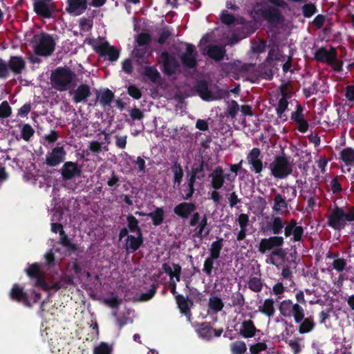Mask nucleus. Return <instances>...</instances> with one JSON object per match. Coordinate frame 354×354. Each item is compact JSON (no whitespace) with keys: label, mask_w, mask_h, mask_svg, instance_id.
I'll use <instances>...</instances> for the list:
<instances>
[{"label":"nucleus","mask_w":354,"mask_h":354,"mask_svg":"<svg viewBox=\"0 0 354 354\" xmlns=\"http://www.w3.org/2000/svg\"><path fill=\"white\" fill-rule=\"evenodd\" d=\"M32 6L34 12L44 19L53 18L56 11L55 3L47 0H32Z\"/></svg>","instance_id":"9"},{"label":"nucleus","mask_w":354,"mask_h":354,"mask_svg":"<svg viewBox=\"0 0 354 354\" xmlns=\"http://www.w3.org/2000/svg\"><path fill=\"white\" fill-rule=\"evenodd\" d=\"M354 221V206H350L347 208V212L344 207H339L337 205L331 210L330 214L327 216V224L332 229L340 231L345 228L347 222Z\"/></svg>","instance_id":"2"},{"label":"nucleus","mask_w":354,"mask_h":354,"mask_svg":"<svg viewBox=\"0 0 354 354\" xmlns=\"http://www.w3.org/2000/svg\"><path fill=\"white\" fill-rule=\"evenodd\" d=\"M211 185L212 187L218 190L221 189L224 185V171L221 166H218L210 174Z\"/></svg>","instance_id":"28"},{"label":"nucleus","mask_w":354,"mask_h":354,"mask_svg":"<svg viewBox=\"0 0 354 354\" xmlns=\"http://www.w3.org/2000/svg\"><path fill=\"white\" fill-rule=\"evenodd\" d=\"M142 74L154 84L161 80L160 74L154 66H145Z\"/></svg>","instance_id":"36"},{"label":"nucleus","mask_w":354,"mask_h":354,"mask_svg":"<svg viewBox=\"0 0 354 354\" xmlns=\"http://www.w3.org/2000/svg\"><path fill=\"white\" fill-rule=\"evenodd\" d=\"M203 54L207 55L216 62H220L223 59L226 55V49L224 46L220 45L210 44L207 46V51L206 53H203Z\"/></svg>","instance_id":"27"},{"label":"nucleus","mask_w":354,"mask_h":354,"mask_svg":"<svg viewBox=\"0 0 354 354\" xmlns=\"http://www.w3.org/2000/svg\"><path fill=\"white\" fill-rule=\"evenodd\" d=\"M148 55V47L147 46H139L136 47L133 50V55L137 59V62L141 64L143 62V59L145 58Z\"/></svg>","instance_id":"48"},{"label":"nucleus","mask_w":354,"mask_h":354,"mask_svg":"<svg viewBox=\"0 0 354 354\" xmlns=\"http://www.w3.org/2000/svg\"><path fill=\"white\" fill-rule=\"evenodd\" d=\"M175 300L180 313L184 315L189 322L192 319L191 308L194 305V302L188 297H185L183 295H176Z\"/></svg>","instance_id":"20"},{"label":"nucleus","mask_w":354,"mask_h":354,"mask_svg":"<svg viewBox=\"0 0 354 354\" xmlns=\"http://www.w3.org/2000/svg\"><path fill=\"white\" fill-rule=\"evenodd\" d=\"M151 41V35L147 32H141L137 37L138 46H147Z\"/></svg>","instance_id":"55"},{"label":"nucleus","mask_w":354,"mask_h":354,"mask_svg":"<svg viewBox=\"0 0 354 354\" xmlns=\"http://www.w3.org/2000/svg\"><path fill=\"white\" fill-rule=\"evenodd\" d=\"M223 247V239L218 238L216 241H213L210 245L209 256L219 259L221 252Z\"/></svg>","instance_id":"39"},{"label":"nucleus","mask_w":354,"mask_h":354,"mask_svg":"<svg viewBox=\"0 0 354 354\" xmlns=\"http://www.w3.org/2000/svg\"><path fill=\"white\" fill-rule=\"evenodd\" d=\"M218 259H216L214 257H212L210 256H208L206 259L205 260L204 264H203V271L207 275L211 276L212 274V271L214 269V263L216 260Z\"/></svg>","instance_id":"51"},{"label":"nucleus","mask_w":354,"mask_h":354,"mask_svg":"<svg viewBox=\"0 0 354 354\" xmlns=\"http://www.w3.org/2000/svg\"><path fill=\"white\" fill-rule=\"evenodd\" d=\"M144 238L142 233L137 234V236L129 235L126 239L124 248L129 252H135L143 244Z\"/></svg>","instance_id":"25"},{"label":"nucleus","mask_w":354,"mask_h":354,"mask_svg":"<svg viewBox=\"0 0 354 354\" xmlns=\"http://www.w3.org/2000/svg\"><path fill=\"white\" fill-rule=\"evenodd\" d=\"M174 270L167 263L162 265V270L169 276L170 280L174 279V276L181 275L182 268L180 264L172 263Z\"/></svg>","instance_id":"40"},{"label":"nucleus","mask_w":354,"mask_h":354,"mask_svg":"<svg viewBox=\"0 0 354 354\" xmlns=\"http://www.w3.org/2000/svg\"><path fill=\"white\" fill-rule=\"evenodd\" d=\"M93 50L102 57H107L111 62H116L120 57V51L115 46L110 45L108 41H104L93 46Z\"/></svg>","instance_id":"10"},{"label":"nucleus","mask_w":354,"mask_h":354,"mask_svg":"<svg viewBox=\"0 0 354 354\" xmlns=\"http://www.w3.org/2000/svg\"><path fill=\"white\" fill-rule=\"evenodd\" d=\"M127 93L135 100H139L142 97L140 89L134 84L128 86Z\"/></svg>","instance_id":"60"},{"label":"nucleus","mask_w":354,"mask_h":354,"mask_svg":"<svg viewBox=\"0 0 354 354\" xmlns=\"http://www.w3.org/2000/svg\"><path fill=\"white\" fill-rule=\"evenodd\" d=\"M171 169L174 174L173 187L174 188H179L184 176L183 168L177 160H175L171 167Z\"/></svg>","instance_id":"32"},{"label":"nucleus","mask_w":354,"mask_h":354,"mask_svg":"<svg viewBox=\"0 0 354 354\" xmlns=\"http://www.w3.org/2000/svg\"><path fill=\"white\" fill-rule=\"evenodd\" d=\"M75 77V73L68 68L58 67L50 75V81L55 88L65 91Z\"/></svg>","instance_id":"6"},{"label":"nucleus","mask_w":354,"mask_h":354,"mask_svg":"<svg viewBox=\"0 0 354 354\" xmlns=\"http://www.w3.org/2000/svg\"><path fill=\"white\" fill-rule=\"evenodd\" d=\"M82 167L77 162L72 161L65 162L60 169V173L64 180H70L75 177H79L82 174Z\"/></svg>","instance_id":"14"},{"label":"nucleus","mask_w":354,"mask_h":354,"mask_svg":"<svg viewBox=\"0 0 354 354\" xmlns=\"http://www.w3.org/2000/svg\"><path fill=\"white\" fill-rule=\"evenodd\" d=\"M69 94L75 104L86 103L91 95V87L86 84H81L76 89L69 91Z\"/></svg>","instance_id":"15"},{"label":"nucleus","mask_w":354,"mask_h":354,"mask_svg":"<svg viewBox=\"0 0 354 354\" xmlns=\"http://www.w3.org/2000/svg\"><path fill=\"white\" fill-rule=\"evenodd\" d=\"M120 178L115 174V171L113 170L111 171V176L107 180V185L113 189H116V188L119 186Z\"/></svg>","instance_id":"64"},{"label":"nucleus","mask_w":354,"mask_h":354,"mask_svg":"<svg viewBox=\"0 0 354 354\" xmlns=\"http://www.w3.org/2000/svg\"><path fill=\"white\" fill-rule=\"evenodd\" d=\"M198 333L199 335L207 340H210L213 337V328L207 322H203L201 324V328Z\"/></svg>","instance_id":"42"},{"label":"nucleus","mask_w":354,"mask_h":354,"mask_svg":"<svg viewBox=\"0 0 354 354\" xmlns=\"http://www.w3.org/2000/svg\"><path fill=\"white\" fill-rule=\"evenodd\" d=\"M196 209V205L192 202H182L176 205L174 208L176 215L183 219H187Z\"/></svg>","instance_id":"21"},{"label":"nucleus","mask_w":354,"mask_h":354,"mask_svg":"<svg viewBox=\"0 0 354 354\" xmlns=\"http://www.w3.org/2000/svg\"><path fill=\"white\" fill-rule=\"evenodd\" d=\"M10 73L15 75L21 74L26 68V62L21 56H11L8 62Z\"/></svg>","instance_id":"24"},{"label":"nucleus","mask_w":354,"mask_h":354,"mask_svg":"<svg viewBox=\"0 0 354 354\" xmlns=\"http://www.w3.org/2000/svg\"><path fill=\"white\" fill-rule=\"evenodd\" d=\"M230 351L232 354H245L246 344L243 341H236L230 344Z\"/></svg>","instance_id":"46"},{"label":"nucleus","mask_w":354,"mask_h":354,"mask_svg":"<svg viewBox=\"0 0 354 354\" xmlns=\"http://www.w3.org/2000/svg\"><path fill=\"white\" fill-rule=\"evenodd\" d=\"M10 298L15 301L22 303L26 306H31L28 295L24 290V287L17 283H15L9 293Z\"/></svg>","instance_id":"18"},{"label":"nucleus","mask_w":354,"mask_h":354,"mask_svg":"<svg viewBox=\"0 0 354 354\" xmlns=\"http://www.w3.org/2000/svg\"><path fill=\"white\" fill-rule=\"evenodd\" d=\"M246 160L250 165V171L256 174H260L263 168V155L259 148L254 147L247 154Z\"/></svg>","instance_id":"11"},{"label":"nucleus","mask_w":354,"mask_h":354,"mask_svg":"<svg viewBox=\"0 0 354 354\" xmlns=\"http://www.w3.org/2000/svg\"><path fill=\"white\" fill-rule=\"evenodd\" d=\"M198 53L195 46L192 44H186L185 52L180 56V60L183 66L186 68H194L197 66Z\"/></svg>","instance_id":"13"},{"label":"nucleus","mask_w":354,"mask_h":354,"mask_svg":"<svg viewBox=\"0 0 354 354\" xmlns=\"http://www.w3.org/2000/svg\"><path fill=\"white\" fill-rule=\"evenodd\" d=\"M66 3V10L67 12L75 15H82L88 6L87 0H67Z\"/></svg>","instance_id":"22"},{"label":"nucleus","mask_w":354,"mask_h":354,"mask_svg":"<svg viewBox=\"0 0 354 354\" xmlns=\"http://www.w3.org/2000/svg\"><path fill=\"white\" fill-rule=\"evenodd\" d=\"M260 330L257 328L252 320H244L240 325L239 334L244 338L254 337Z\"/></svg>","instance_id":"23"},{"label":"nucleus","mask_w":354,"mask_h":354,"mask_svg":"<svg viewBox=\"0 0 354 354\" xmlns=\"http://www.w3.org/2000/svg\"><path fill=\"white\" fill-rule=\"evenodd\" d=\"M112 347L106 342H101L93 350V354H111Z\"/></svg>","instance_id":"52"},{"label":"nucleus","mask_w":354,"mask_h":354,"mask_svg":"<svg viewBox=\"0 0 354 354\" xmlns=\"http://www.w3.org/2000/svg\"><path fill=\"white\" fill-rule=\"evenodd\" d=\"M298 331L300 334H306L311 332L315 327V322L312 316L305 317L304 316L303 320L299 323Z\"/></svg>","instance_id":"34"},{"label":"nucleus","mask_w":354,"mask_h":354,"mask_svg":"<svg viewBox=\"0 0 354 354\" xmlns=\"http://www.w3.org/2000/svg\"><path fill=\"white\" fill-rule=\"evenodd\" d=\"M160 57L162 61L163 72L167 75H172L176 73L179 64L176 58L167 51L162 52Z\"/></svg>","instance_id":"17"},{"label":"nucleus","mask_w":354,"mask_h":354,"mask_svg":"<svg viewBox=\"0 0 354 354\" xmlns=\"http://www.w3.org/2000/svg\"><path fill=\"white\" fill-rule=\"evenodd\" d=\"M164 215L165 210L162 207H156L154 211L147 214V216L151 219L152 223L154 226H159L163 223Z\"/></svg>","instance_id":"37"},{"label":"nucleus","mask_w":354,"mask_h":354,"mask_svg":"<svg viewBox=\"0 0 354 354\" xmlns=\"http://www.w3.org/2000/svg\"><path fill=\"white\" fill-rule=\"evenodd\" d=\"M194 88L198 95L203 100L212 101L215 99L212 91L209 89V86L207 81L203 80H198L196 82Z\"/></svg>","instance_id":"26"},{"label":"nucleus","mask_w":354,"mask_h":354,"mask_svg":"<svg viewBox=\"0 0 354 354\" xmlns=\"http://www.w3.org/2000/svg\"><path fill=\"white\" fill-rule=\"evenodd\" d=\"M285 243L284 237L279 235H274L269 238L261 239L258 246V251L261 254H265L267 251L272 250L270 253V263L274 264L273 257H278L280 259L284 258L285 250L281 248Z\"/></svg>","instance_id":"4"},{"label":"nucleus","mask_w":354,"mask_h":354,"mask_svg":"<svg viewBox=\"0 0 354 354\" xmlns=\"http://www.w3.org/2000/svg\"><path fill=\"white\" fill-rule=\"evenodd\" d=\"M339 159L346 166H354V149L348 147L342 149Z\"/></svg>","instance_id":"33"},{"label":"nucleus","mask_w":354,"mask_h":354,"mask_svg":"<svg viewBox=\"0 0 354 354\" xmlns=\"http://www.w3.org/2000/svg\"><path fill=\"white\" fill-rule=\"evenodd\" d=\"M304 109L301 104H297L296 106V110L291 113L290 119L294 122H298L301 119L304 118V115L303 113Z\"/></svg>","instance_id":"58"},{"label":"nucleus","mask_w":354,"mask_h":354,"mask_svg":"<svg viewBox=\"0 0 354 354\" xmlns=\"http://www.w3.org/2000/svg\"><path fill=\"white\" fill-rule=\"evenodd\" d=\"M232 306L242 308L245 305V297L239 291L232 293L231 296Z\"/></svg>","instance_id":"47"},{"label":"nucleus","mask_w":354,"mask_h":354,"mask_svg":"<svg viewBox=\"0 0 354 354\" xmlns=\"http://www.w3.org/2000/svg\"><path fill=\"white\" fill-rule=\"evenodd\" d=\"M280 93H281V98H284L287 100L292 97V91L290 88L288 84H282L279 87Z\"/></svg>","instance_id":"63"},{"label":"nucleus","mask_w":354,"mask_h":354,"mask_svg":"<svg viewBox=\"0 0 354 354\" xmlns=\"http://www.w3.org/2000/svg\"><path fill=\"white\" fill-rule=\"evenodd\" d=\"M221 21L223 24L231 26L235 23V17L233 15L228 13L227 10H223L221 14Z\"/></svg>","instance_id":"57"},{"label":"nucleus","mask_w":354,"mask_h":354,"mask_svg":"<svg viewBox=\"0 0 354 354\" xmlns=\"http://www.w3.org/2000/svg\"><path fill=\"white\" fill-rule=\"evenodd\" d=\"M8 62L0 58V79L5 80L10 76L9 67Z\"/></svg>","instance_id":"59"},{"label":"nucleus","mask_w":354,"mask_h":354,"mask_svg":"<svg viewBox=\"0 0 354 354\" xmlns=\"http://www.w3.org/2000/svg\"><path fill=\"white\" fill-rule=\"evenodd\" d=\"M12 113V109L8 101H3L0 104V118H8Z\"/></svg>","instance_id":"54"},{"label":"nucleus","mask_w":354,"mask_h":354,"mask_svg":"<svg viewBox=\"0 0 354 354\" xmlns=\"http://www.w3.org/2000/svg\"><path fill=\"white\" fill-rule=\"evenodd\" d=\"M268 346L265 342H258L250 346V354H259L260 352L266 351Z\"/></svg>","instance_id":"62"},{"label":"nucleus","mask_w":354,"mask_h":354,"mask_svg":"<svg viewBox=\"0 0 354 354\" xmlns=\"http://www.w3.org/2000/svg\"><path fill=\"white\" fill-rule=\"evenodd\" d=\"M346 265V260L344 258L339 257L335 259L332 263L333 268L339 272L344 271Z\"/></svg>","instance_id":"56"},{"label":"nucleus","mask_w":354,"mask_h":354,"mask_svg":"<svg viewBox=\"0 0 354 354\" xmlns=\"http://www.w3.org/2000/svg\"><path fill=\"white\" fill-rule=\"evenodd\" d=\"M239 110V104L236 100H232L227 107V113L228 116L234 118Z\"/></svg>","instance_id":"61"},{"label":"nucleus","mask_w":354,"mask_h":354,"mask_svg":"<svg viewBox=\"0 0 354 354\" xmlns=\"http://www.w3.org/2000/svg\"><path fill=\"white\" fill-rule=\"evenodd\" d=\"M280 315L286 318L293 317L295 323L301 322L305 316L304 309L299 304H294L291 299L281 301L279 304Z\"/></svg>","instance_id":"8"},{"label":"nucleus","mask_w":354,"mask_h":354,"mask_svg":"<svg viewBox=\"0 0 354 354\" xmlns=\"http://www.w3.org/2000/svg\"><path fill=\"white\" fill-rule=\"evenodd\" d=\"M316 6L314 3H306L302 7V13L306 18L311 17L317 12Z\"/></svg>","instance_id":"53"},{"label":"nucleus","mask_w":354,"mask_h":354,"mask_svg":"<svg viewBox=\"0 0 354 354\" xmlns=\"http://www.w3.org/2000/svg\"><path fill=\"white\" fill-rule=\"evenodd\" d=\"M283 230L284 236L290 238L292 242L303 241L304 229L303 226L298 225L295 219L291 218L288 223L280 216H273L271 221L267 222L265 227L263 229V232L270 233L274 235H279Z\"/></svg>","instance_id":"1"},{"label":"nucleus","mask_w":354,"mask_h":354,"mask_svg":"<svg viewBox=\"0 0 354 354\" xmlns=\"http://www.w3.org/2000/svg\"><path fill=\"white\" fill-rule=\"evenodd\" d=\"M301 196L304 199L307 198L316 196V187H313L312 185H308L305 184L301 189Z\"/></svg>","instance_id":"50"},{"label":"nucleus","mask_w":354,"mask_h":354,"mask_svg":"<svg viewBox=\"0 0 354 354\" xmlns=\"http://www.w3.org/2000/svg\"><path fill=\"white\" fill-rule=\"evenodd\" d=\"M66 151L63 147H54L46 156V164L48 167H55L62 162L65 158Z\"/></svg>","instance_id":"19"},{"label":"nucleus","mask_w":354,"mask_h":354,"mask_svg":"<svg viewBox=\"0 0 354 354\" xmlns=\"http://www.w3.org/2000/svg\"><path fill=\"white\" fill-rule=\"evenodd\" d=\"M269 169L271 175L277 179H283L292 172V165L285 155L275 156Z\"/></svg>","instance_id":"7"},{"label":"nucleus","mask_w":354,"mask_h":354,"mask_svg":"<svg viewBox=\"0 0 354 354\" xmlns=\"http://www.w3.org/2000/svg\"><path fill=\"white\" fill-rule=\"evenodd\" d=\"M207 225L208 218L207 215L204 214L198 223V230L196 234L197 237L202 239L210 233L211 229L207 227Z\"/></svg>","instance_id":"35"},{"label":"nucleus","mask_w":354,"mask_h":354,"mask_svg":"<svg viewBox=\"0 0 354 354\" xmlns=\"http://www.w3.org/2000/svg\"><path fill=\"white\" fill-rule=\"evenodd\" d=\"M25 272L30 279H35V286L40 287L45 291L50 290L57 291L67 287L62 281L53 282L51 284L46 283L45 274L41 269V265L38 263L29 264Z\"/></svg>","instance_id":"3"},{"label":"nucleus","mask_w":354,"mask_h":354,"mask_svg":"<svg viewBox=\"0 0 354 354\" xmlns=\"http://www.w3.org/2000/svg\"><path fill=\"white\" fill-rule=\"evenodd\" d=\"M35 133L34 129L29 124H24L21 130V138L28 142Z\"/></svg>","instance_id":"49"},{"label":"nucleus","mask_w":354,"mask_h":354,"mask_svg":"<svg viewBox=\"0 0 354 354\" xmlns=\"http://www.w3.org/2000/svg\"><path fill=\"white\" fill-rule=\"evenodd\" d=\"M208 307L214 313H218L222 310L224 307V304L221 298L218 297H210L209 299Z\"/></svg>","instance_id":"43"},{"label":"nucleus","mask_w":354,"mask_h":354,"mask_svg":"<svg viewBox=\"0 0 354 354\" xmlns=\"http://www.w3.org/2000/svg\"><path fill=\"white\" fill-rule=\"evenodd\" d=\"M261 15L273 27L283 24L285 19L281 12L273 6H269L268 8L261 10Z\"/></svg>","instance_id":"12"},{"label":"nucleus","mask_w":354,"mask_h":354,"mask_svg":"<svg viewBox=\"0 0 354 354\" xmlns=\"http://www.w3.org/2000/svg\"><path fill=\"white\" fill-rule=\"evenodd\" d=\"M33 50L35 55L42 57H48L53 54L55 49L56 43L51 35L42 32L33 37Z\"/></svg>","instance_id":"5"},{"label":"nucleus","mask_w":354,"mask_h":354,"mask_svg":"<svg viewBox=\"0 0 354 354\" xmlns=\"http://www.w3.org/2000/svg\"><path fill=\"white\" fill-rule=\"evenodd\" d=\"M288 102L284 98H280L278 102L277 106L276 108V113L278 118L283 121H286L288 117L284 114L285 111L288 109Z\"/></svg>","instance_id":"41"},{"label":"nucleus","mask_w":354,"mask_h":354,"mask_svg":"<svg viewBox=\"0 0 354 354\" xmlns=\"http://www.w3.org/2000/svg\"><path fill=\"white\" fill-rule=\"evenodd\" d=\"M95 103L99 100L100 104L105 107L110 106L114 99V93L109 88H104L102 91L96 90Z\"/></svg>","instance_id":"30"},{"label":"nucleus","mask_w":354,"mask_h":354,"mask_svg":"<svg viewBox=\"0 0 354 354\" xmlns=\"http://www.w3.org/2000/svg\"><path fill=\"white\" fill-rule=\"evenodd\" d=\"M128 229L131 232H136L137 234H142V230L138 225V219L133 216L129 214L127 217Z\"/></svg>","instance_id":"44"},{"label":"nucleus","mask_w":354,"mask_h":354,"mask_svg":"<svg viewBox=\"0 0 354 354\" xmlns=\"http://www.w3.org/2000/svg\"><path fill=\"white\" fill-rule=\"evenodd\" d=\"M337 57V50L333 46H330L329 50L324 47H321L317 49L314 53V58L316 61L322 63L326 62L328 64H330L333 62Z\"/></svg>","instance_id":"16"},{"label":"nucleus","mask_w":354,"mask_h":354,"mask_svg":"<svg viewBox=\"0 0 354 354\" xmlns=\"http://www.w3.org/2000/svg\"><path fill=\"white\" fill-rule=\"evenodd\" d=\"M258 310L269 318L272 317L275 313L274 299L272 298L266 299L262 305L258 306Z\"/></svg>","instance_id":"31"},{"label":"nucleus","mask_w":354,"mask_h":354,"mask_svg":"<svg viewBox=\"0 0 354 354\" xmlns=\"http://www.w3.org/2000/svg\"><path fill=\"white\" fill-rule=\"evenodd\" d=\"M59 236V243L65 248L68 252H75L77 250V245L71 242V240L68 238L64 230H62Z\"/></svg>","instance_id":"38"},{"label":"nucleus","mask_w":354,"mask_h":354,"mask_svg":"<svg viewBox=\"0 0 354 354\" xmlns=\"http://www.w3.org/2000/svg\"><path fill=\"white\" fill-rule=\"evenodd\" d=\"M248 288L254 292H259L263 288V281L260 277H251L248 283Z\"/></svg>","instance_id":"45"},{"label":"nucleus","mask_w":354,"mask_h":354,"mask_svg":"<svg viewBox=\"0 0 354 354\" xmlns=\"http://www.w3.org/2000/svg\"><path fill=\"white\" fill-rule=\"evenodd\" d=\"M292 198L286 199V197L281 194H276L274 198L272 209L278 213L282 214L283 211H288V205L292 202Z\"/></svg>","instance_id":"29"}]
</instances>
